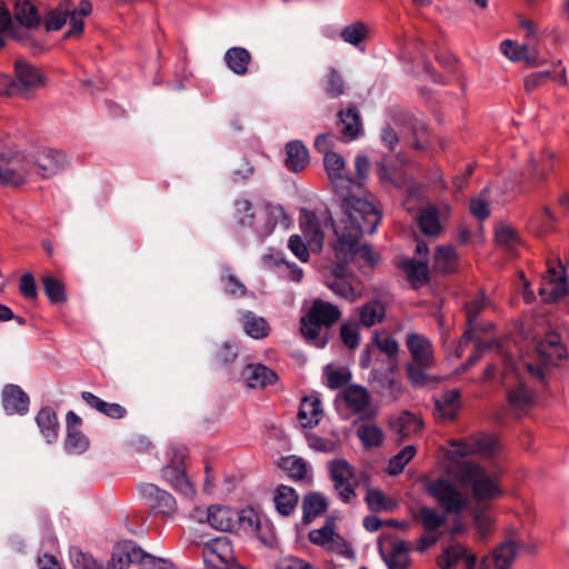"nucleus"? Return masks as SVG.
<instances>
[{
	"label": "nucleus",
	"mask_w": 569,
	"mask_h": 569,
	"mask_svg": "<svg viewBox=\"0 0 569 569\" xmlns=\"http://www.w3.org/2000/svg\"><path fill=\"white\" fill-rule=\"evenodd\" d=\"M343 228L335 229L338 240L333 244L337 260L348 264L359 257L375 262L371 248L359 244L362 233H373L381 220V212L368 200H349L346 203Z\"/></svg>",
	"instance_id": "obj_1"
},
{
	"label": "nucleus",
	"mask_w": 569,
	"mask_h": 569,
	"mask_svg": "<svg viewBox=\"0 0 569 569\" xmlns=\"http://www.w3.org/2000/svg\"><path fill=\"white\" fill-rule=\"evenodd\" d=\"M67 156L57 149L43 148L33 156L7 151L0 156V184L19 187L36 177L48 179L68 166Z\"/></svg>",
	"instance_id": "obj_2"
},
{
	"label": "nucleus",
	"mask_w": 569,
	"mask_h": 569,
	"mask_svg": "<svg viewBox=\"0 0 569 569\" xmlns=\"http://www.w3.org/2000/svg\"><path fill=\"white\" fill-rule=\"evenodd\" d=\"M513 347L510 346V340L503 341L500 338V362H503L507 370L515 372L516 386L508 389L509 402L518 408H525L532 402V392L526 387L525 381L519 377V371L523 368L530 376L539 382H546L545 370L540 366H535L526 361H516L515 358L520 353L518 340L515 339Z\"/></svg>",
	"instance_id": "obj_3"
},
{
	"label": "nucleus",
	"mask_w": 569,
	"mask_h": 569,
	"mask_svg": "<svg viewBox=\"0 0 569 569\" xmlns=\"http://www.w3.org/2000/svg\"><path fill=\"white\" fill-rule=\"evenodd\" d=\"M341 317L339 308L330 302L317 299L313 301L307 316L300 321V331L303 337L319 348L328 343V337H320L321 328H330Z\"/></svg>",
	"instance_id": "obj_4"
},
{
	"label": "nucleus",
	"mask_w": 569,
	"mask_h": 569,
	"mask_svg": "<svg viewBox=\"0 0 569 569\" xmlns=\"http://www.w3.org/2000/svg\"><path fill=\"white\" fill-rule=\"evenodd\" d=\"M323 164L336 194L341 199L343 213L346 212L347 201L363 200L352 194L353 188L360 186V183L355 182L347 173L345 169L346 161L341 154L337 152L327 153L323 156Z\"/></svg>",
	"instance_id": "obj_5"
},
{
	"label": "nucleus",
	"mask_w": 569,
	"mask_h": 569,
	"mask_svg": "<svg viewBox=\"0 0 569 569\" xmlns=\"http://www.w3.org/2000/svg\"><path fill=\"white\" fill-rule=\"evenodd\" d=\"M330 477L339 497L349 502L356 497L355 489L367 482L368 476L365 472L357 473L346 459H335L329 462Z\"/></svg>",
	"instance_id": "obj_6"
},
{
	"label": "nucleus",
	"mask_w": 569,
	"mask_h": 569,
	"mask_svg": "<svg viewBox=\"0 0 569 569\" xmlns=\"http://www.w3.org/2000/svg\"><path fill=\"white\" fill-rule=\"evenodd\" d=\"M456 478L461 485L471 486L475 498L479 500L491 498L497 490L485 469L471 461L457 465Z\"/></svg>",
	"instance_id": "obj_7"
},
{
	"label": "nucleus",
	"mask_w": 569,
	"mask_h": 569,
	"mask_svg": "<svg viewBox=\"0 0 569 569\" xmlns=\"http://www.w3.org/2000/svg\"><path fill=\"white\" fill-rule=\"evenodd\" d=\"M169 463L162 468V477L166 481L186 497H192L193 487L186 476L184 459L187 448L182 445L171 446L168 451Z\"/></svg>",
	"instance_id": "obj_8"
},
{
	"label": "nucleus",
	"mask_w": 569,
	"mask_h": 569,
	"mask_svg": "<svg viewBox=\"0 0 569 569\" xmlns=\"http://www.w3.org/2000/svg\"><path fill=\"white\" fill-rule=\"evenodd\" d=\"M427 489L447 513L459 515L469 505V497L448 480L437 479L431 481Z\"/></svg>",
	"instance_id": "obj_9"
},
{
	"label": "nucleus",
	"mask_w": 569,
	"mask_h": 569,
	"mask_svg": "<svg viewBox=\"0 0 569 569\" xmlns=\"http://www.w3.org/2000/svg\"><path fill=\"white\" fill-rule=\"evenodd\" d=\"M43 84L41 71L27 61L18 60L14 64V79L10 78L11 97L30 98L31 93Z\"/></svg>",
	"instance_id": "obj_10"
},
{
	"label": "nucleus",
	"mask_w": 569,
	"mask_h": 569,
	"mask_svg": "<svg viewBox=\"0 0 569 569\" xmlns=\"http://www.w3.org/2000/svg\"><path fill=\"white\" fill-rule=\"evenodd\" d=\"M203 561L211 569H237L233 548L228 537L222 536L207 541L202 548Z\"/></svg>",
	"instance_id": "obj_11"
},
{
	"label": "nucleus",
	"mask_w": 569,
	"mask_h": 569,
	"mask_svg": "<svg viewBox=\"0 0 569 569\" xmlns=\"http://www.w3.org/2000/svg\"><path fill=\"white\" fill-rule=\"evenodd\" d=\"M346 266V263L338 260L332 268V276L326 284L337 296L353 302L362 296V286L347 271Z\"/></svg>",
	"instance_id": "obj_12"
},
{
	"label": "nucleus",
	"mask_w": 569,
	"mask_h": 569,
	"mask_svg": "<svg viewBox=\"0 0 569 569\" xmlns=\"http://www.w3.org/2000/svg\"><path fill=\"white\" fill-rule=\"evenodd\" d=\"M290 222L281 206L268 203L258 212L251 228L260 239H264L272 233L277 224L287 229Z\"/></svg>",
	"instance_id": "obj_13"
},
{
	"label": "nucleus",
	"mask_w": 569,
	"mask_h": 569,
	"mask_svg": "<svg viewBox=\"0 0 569 569\" xmlns=\"http://www.w3.org/2000/svg\"><path fill=\"white\" fill-rule=\"evenodd\" d=\"M250 526H252V521L250 518L246 516L239 515L238 511L221 506H211L207 510V521L208 523L220 531H234L237 530L242 522L247 521Z\"/></svg>",
	"instance_id": "obj_14"
},
{
	"label": "nucleus",
	"mask_w": 569,
	"mask_h": 569,
	"mask_svg": "<svg viewBox=\"0 0 569 569\" xmlns=\"http://www.w3.org/2000/svg\"><path fill=\"white\" fill-rule=\"evenodd\" d=\"M309 539L312 543L323 547L329 551L348 556L351 549L346 540L335 532L332 520L326 521L323 527L310 531Z\"/></svg>",
	"instance_id": "obj_15"
},
{
	"label": "nucleus",
	"mask_w": 569,
	"mask_h": 569,
	"mask_svg": "<svg viewBox=\"0 0 569 569\" xmlns=\"http://www.w3.org/2000/svg\"><path fill=\"white\" fill-rule=\"evenodd\" d=\"M147 552L132 541H123L113 548L106 569H127L131 563L143 565Z\"/></svg>",
	"instance_id": "obj_16"
},
{
	"label": "nucleus",
	"mask_w": 569,
	"mask_h": 569,
	"mask_svg": "<svg viewBox=\"0 0 569 569\" xmlns=\"http://www.w3.org/2000/svg\"><path fill=\"white\" fill-rule=\"evenodd\" d=\"M501 52L512 62L523 61L527 67L536 68L548 63L547 60L539 57L535 48L527 44H518L512 40H505L500 43Z\"/></svg>",
	"instance_id": "obj_17"
},
{
	"label": "nucleus",
	"mask_w": 569,
	"mask_h": 569,
	"mask_svg": "<svg viewBox=\"0 0 569 569\" xmlns=\"http://www.w3.org/2000/svg\"><path fill=\"white\" fill-rule=\"evenodd\" d=\"M141 495L147 500L149 507L163 517H170L176 512L177 506L174 498L157 486L152 483L142 486Z\"/></svg>",
	"instance_id": "obj_18"
},
{
	"label": "nucleus",
	"mask_w": 569,
	"mask_h": 569,
	"mask_svg": "<svg viewBox=\"0 0 569 569\" xmlns=\"http://www.w3.org/2000/svg\"><path fill=\"white\" fill-rule=\"evenodd\" d=\"M30 398L17 385H7L2 390V406L8 415L23 416L29 411Z\"/></svg>",
	"instance_id": "obj_19"
},
{
	"label": "nucleus",
	"mask_w": 569,
	"mask_h": 569,
	"mask_svg": "<svg viewBox=\"0 0 569 569\" xmlns=\"http://www.w3.org/2000/svg\"><path fill=\"white\" fill-rule=\"evenodd\" d=\"M525 547V542L519 539V530L516 527H507L503 530V540L500 541V565L510 569L517 557Z\"/></svg>",
	"instance_id": "obj_20"
},
{
	"label": "nucleus",
	"mask_w": 569,
	"mask_h": 569,
	"mask_svg": "<svg viewBox=\"0 0 569 569\" xmlns=\"http://www.w3.org/2000/svg\"><path fill=\"white\" fill-rule=\"evenodd\" d=\"M395 367L396 361H391L389 370L385 372H379L377 370L372 371V387L382 397L397 399L398 396L401 393V383L395 376Z\"/></svg>",
	"instance_id": "obj_21"
},
{
	"label": "nucleus",
	"mask_w": 569,
	"mask_h": 569,
	"mask_svg": "<svg viewBox=\"0 0 569 569\" xmlns=\"http://www.w3.org/2000/svg\"><path fill=\"white\" fill-rule=\"evenodd\" d=\"M347 407L361 418H369L372 415L370 396L366 388L351 385L342 393Z\"/></svg>",
	"instance_id": "obj_22"
},
{
	"label": "nucleus",
	"mask_w": 569,
	"mask_h": 569,
	"mask_svg": "<svg viewBox=\"0 0 569 569\" xmlns=\"http://www.w3.org/2000/svg\"><path fill=\"white\" fill-rule=\"evenodd\" d=\"M407 347L412 358L411 362L433 366V347L428 338L419 333H411L407 337Z\"/></svg>",
	"instance_id": "obj_23"
},
{
	"label": "nucleus",
	"mask_w": 569,
	"mask_h": 569,
	"mask_svg": "<svg viewBox=\"0 0 569 569\" xmlns=\"http://www.w3.org/2000/svg\"><path fill=\"white\" fill-rule=\"evenodd\" d=\"M300 229L312 250H321L323 243V231L318 217L307 209L300 213Z\"/></svg>",
	"instance_id": "obj_24"
},
{
	"label": "nucleus",
	"mask_w": 569,
	"mask_h": 569,
	"mask_svg": "<svg viewBox=\"0 0 569 569\" xmlns=\"http://www.w3.org/2000/svg\"><path fill=\"white\" fill-rule=\"evenodd\" d=\"M67 421V438L66 449L69 452L81 453L88 448V439L81 432L80 426L82 423L81 418L73 411H69L66 416Z\"/></svg>",
	"instance_id": "obj_25"
},
{
	"label": "nucleus",
	"mask_w": 569,
	"mask_h": 569,
	"mask_svg": "<svg viewBox=\"0 0 569 569\" xmlns=\"http://www.w3.org/2000/svg\"><path fill=\"white\" fill-rule=\"evenodd\" d=\"M390 427L397 436V440L402 442L421 430L422 421L416 415L403 411L390 421Z\"/></svg>",
	"instance_id": "obj_26"
},
{
	"label": "nucleus",
	"mask_w": 569,
	"mask_h": 569,
	"mask_svg": "<svg viewBox=\"0 0 569 569\" xmlns=\"http://www.w3.org/2000/svg\"><path fill=\"white\" fill-rule=\"evenodd\" d=\"M338 130L346 141L359 138L362 133L360 113L356 108H348L338 113Z\"/></svg>",
	"instance_id": "obj_27"
},
{
	"label": "nucleus",
	"mask_w": 569,
	"mask_h": 569,
	"mask_svg": "<svg viewBox=\"0 0 569 569\" xmlns=\"http://www.w3.org/2000/svg\"><path fill=\"white\" fill-rule=\"evenodd\" d=\"M242 379L249 388H264L277 380V375L260 363L248 365L242 370Z\"/></svg>",
	"instance_id": "obj_28"
},
{
	"label": "nucleus",
	"mask_w": 569,
	"mask_h": 569,
	"mask_svg": "<svg viewBox=\"0 0 569 569\" xmlns=\"http://www.w3.org/2000/svg\"><path fill=\"white\" fill-rule=\"evenodd\" d=\"M435 416L438 419L455 420L461 407L460 392L458 389L446 391L435 400Z\"/></svg>",
	"instance_id": "obj_29"
},
{
	"label": "nucleus",
	"mask_w": 569,
	"mask_h": 569,
	"mask_svg": "<svg viewBox=\"0 0 569 569\" xmlns=\"http://www.w3.org/2000/svg\"><path fill=\"white\" fill-rule=\"evenodd\" d=\"M322 416L321 401L318 397L308 396L302 398L298 411V420L303 428L318 426Z\"/></svg>",
	"instance_id": "obj_30"
},
{
	"label": "nucleus",
	"mask_w": 569,
	"mask_h": 569,
	"mask_svg": "<svg viewBox=\"0 0 569 569\" xmlns=\"http://www.w3.org/2000/svg\"><path fill=\"white\" fill-rule=\"evenodd\" d=\"M239 321L246 335L253 339H263L269 335L270 326L267 320L252 311H239Z\"/></svg>",
	"instance_id": "obj_31"
},
{
	"label": "nucleus",
	"mask_w": 569,
	"mask_h": 569,
	"mask_svg": "<svg viewBox=\"0 0 569 569\" xmlns=\"http://www.w3.org/2000/svg\"><path fill=\"white\" fill-rule=\"evenodd\" d=\"M36 422L47 442L57 440L60 426L57 413L51 407L41 408L36 416Z\"/></svg>",
	"instance_id": "obj_32"
},
{
	"label": "nucleus",
	"mask_w": 569,
	"mask_h": 569,
	"mask_svg": "<svg viewBox=\"0 0 569 569\" xmlns=\"http://www.w3.org/2000/svg\"><path fill=\"white\" fill-rule=\"evenodd\" d=\"M223 60L233 73L244 76L248 73L252 57L246 48L232 47L226 51Z\"/></svg>",
	"instance_id": "obj_33"
},
{
	"label": "nucleus",
	"mask_w": 569,
	"mask_h": 569,
	"mask_svg": "<svg viewBox=\"0 0 569 569\" xmlns=\"http://www.w3.org/2000/svg\"><path fill=\"white\" fill-rule=\"evenodd\" d=\"M286 166L293 172H299L309 162V153L303 143L299 140L290 141L286 146Z\"/></svg>",
	"instance_id": "obj_34"
},
{
	"label": "nucleus",
	"mask_w": 569,
	"mask_h": 569,
	"mask_svg": "<svg viewBox=\"0 0 569 569\" xmlns=\"http://www.w3.org/2000/svg\"><path fill=\"white\" fill-rule=\"evenodd\" d=\"M403 270L411 284L416 288L429 280L428 259H411L403 262Z\"/></svg>",
	"instance_id": "obj_35"
},
{
	"label": "nucleus",
	"mask_w": 569,
	"mask_h": 569,
	"mask_svg": "<svg viewBox=\"0 0 569 569\" xmlns=\"http://www.w3.org/2000/svg\"><path fill=\"white\" fill-rule=\"evenodd\" d=\"M14 18L24 27L33 28L39 26L41 16L30 0H17L14 3Z\"/></svg>",
	"instance_id": "obj_36"
},
{
	"label": "nucleus",
	"mask_w": 569,
	"mask_h": 569,
	"mask_svg": "<svg viewBox=\"0 0 569 569\" xmlns=\"http://www.w3.org/2000/svg\"><path fill=\"white\" fill-rule=\"evenodd\" d=\"M273 501L280 515L289 516L297 507L298 496L291 487L282 485L277 488Z\"/></svg>",
	"instance_id": "obj_37"
},
{
	"label": "nucleus",
	"mask_w": 569,
	"mask_h": 569,
	"mask_svg": "<svg viewBox=\"0 0 569 569\" xmlns=\"http://www.w3.org/2000/svg\"><path fill=\"white\" fill-rule=\"evenodd\" d=\"M385 316V306L378 300H370L359 308L360 323L367 328L382 322Z\"/></svg>",
	"instance_id": "obj_38"
},
{
	"label": "nucleus",
	"mask_w": 569,
	"mask_h": 569,
	"mask_svg": "<svg viewBox=\"0 0 569 569\" xmlns=\"http://www.w3.org/2000/svg\"><path fill=\"white\" fill-rule=\"evenodd\" d=\"M92 11V4L88 0H82L79 3V7L76 8L71 3V12H70V29L67 31L66 37H79L83 30L82 18L87 17Z\"/></svg>",
	"instance_id": "obj_39"
},
{
	"label": "nucleus",
	"mask_w": 569,
	"mask_h": 569,
	"mask_svg": "<svg viewBox=\"0 0 569 569\" xmlns=\"http://www.w3.org/2000/svg\"><path fill=\"white\" fill-rule=\"evenodd\" d=\"M433 268L442 273H451L457 268V253L452 247H438L435 252Z\"/></svg>",
	"instance_id": "obj_40"
},
{
	"label": "nucleus",
	"mask_w": 569,
	"mask_h": 569,
	"mask_svg": "<svg viewBox=\"0 0 569 569\" xmlns=\"http://www.w3.org/2000/svg\"><path fill=\"white\" fill-rule=\"evenodd\" d=\"M418 223L421 231L427 236L435 237L441 231L438 211L432 206L427 207L420 211Z\"/></svg>",
	"instance_id": "obj_41"
},
{
	"label": "nucleus",
	"mask_w": 569,
	"mask_h": 569,
	"mask_svg": "<svg viewBox=\"0 0 569 569\" xmlns=\"http://www.w3.org/2000/svg\"><path fill=\"white\" fill-rule=\"evenodd\" d=\"M71 2L64 1L60 3L56 9L48 12L44 18V26L48 31H56L62 28V26L70 20Z\"/></svg>",
	"instance_id": "obj_42"
},
{
	"label": "nucleus",
	"mask_w": 569,
	"mask_h": 569,
	"mask_svg": "<svg viewBox=\"0 0 569 569\" xmlns=\"http://www.w3.org/2000/svg\"><path fill=\"white\" fill-rule=\"evenodd\" d=\"M327 508L326 498L320 493H310L303 498V521L309 523Z\"/></svg>",
	"instance_id": "obj_43"
},
{
	"label": "nucleus",
	"mask_w": 569,
	"mask_h": 569,
	"mask_svg": "<svg viewBox=\"0 0 569 569\" xmlns=\"http://www.w3.org/2000/svg\"><path fill=\"white\" fill-rule=\"evenodd\" d=\"M558 267L562 270L561 274L558 278L550 279V283L553 284L552 289L549 291L548 297L545 298V301L548 303H552L567 296L569 292L568 289V277L566 274V266L561 261L560 258H557Z\"/></svg>",
	"instance_id": "obj_44"
},
{
	"label": "nucleus",
	"mask_w": 569,
	"mask_h": 569,
	"mask_svg": "<svg viewBox=\"0 0 569 569\" xmlns=\"http://www.w3.org/2000/svg\"><path fill=\"white\" fill-rule=\"evenodd\" d=\"M416 517L427 531H436L447 520L445 515H441L436 509L429 507H421Z\"/></svg>",
	"instance_id": "obj_45"
},
{
	"label": "nucleus",
	"mask_w": 569,
	"mask_h": 569,
	"mask_svg": "<svg viewBox=\"0 0 569 569\" xmlns=\"http://www.w3.org/2000/svg\"><path fill=\"white\" fill-rule=\"evenodd\" d=\"M385 560L389 569H406L409 565L406 543L403 541L393 543L389 556Z\"/></svg>",
	"instance_id": "obj_46"
},
{
	"label": "nucleus",
	"mask_w": 569,
	"mask_h": 569,
	"mask_svg": "<svg viewBox=\"0 0 569 569\" xmlns=\"http://www.w3.org/2000/svg\"><path fill=\"white\" fill-rule=\"evenodd\" d=\"M432 366H422L417 362L407 365V373L410 382L416 387H425L430 382H436L438 379L427 373V370Z\"/></svg>",
	"instance_id": "obj_47"
},
{
	"label": "nucleus",
	"mask_w": 569,
	"mask_h": 569,
	"mask_svg": "<svg viewBox=\"0 0 569 569\" xmlns=\"http://www.w3.org/2000/svg\"><path fill=\"white\" fill-rule=\"evenodd\" d=\"M257 213L253 210L252 202L248 199H237L234 201V217L240 227H250L253 224Z\"/></svg>",
	"instance_id": "obj_48"
},
{
	"label": "nucleus",
	"mask_w": 569,
	"mask_h": 569,
	"mask_svg": "<svg viewBox=\"0 0 569 569\" xmlns=\"http://www.w3.org/2000/svg\"><path fill=\"white\" fill-rule=\"evenodd\" d=\"M416 452L417 450L415 446H406L389 460L387 472L391 476L402 472L408 462L415 457Z\"/></svg>",
	"instance_id": "obj_49"
},
{
	"label": "nucleus",
	"mask_w": 569,
	"mask_h": 569,
	"mask_svg": "<svg viewBox=\"0 0 569 569\" xmlns=\"http://www.w3.org/2000/svg\"><path fill=\"white\" fill-rule=\"evenodd\" d=\"M500 250H505L509 257L517 254V246L520 242L519 236L511 226L500 222Z\"/></svg>",
	"instance_id": "obj_50"
},
{
	"label": "nucleus",
	"mask_w": 569,
	"mask_h": 569,
	"mask_svg": "<svg viewBox=\"0 0 569 569\" xmlns=\"http://www.w3.org/2000/svg\"><path fill=\"white\" fill-rule=\"evenodd\" d=\"M279 466L295 480H302L306 477L307 465L302 458L296 456L284 457L280 460Z\"/></svg>",
	"instance_id": "obj_51"
},
{
	"label": "nucleus",
	"mask_w": 569,
	"mask_h": 569,
	"mask_svg": "<svg viewBox=\"0 0 569 569\" xmlns=\"http://www.w3.org/2000/svg\"><path fill=\"white\" fill-rule=\"evenodd\" d=\"M357 436L365 447H378L383 440L381 429L373 423L361 425L357 429Z\"/></svg>",
	"instance_id": "obj_52"
},
{
	"label": "nucleus",
	"mask_w": 569,
	"mask_h": 569,
	"mask_svg": "<svg viewBox=\"0 0 569 569\" xmlns=\"http://www.w3.org/2000/svg\"><path fill=\"white\" fill-rule=\"evenodd\" d=\"M42 286L44 293L52 303H60L66 300L64 287L57 278L51 274L43 276Z\"/></svg>",
	"instance_id": "obj_53"
},
{
	"label": "nucleus",
	"mask_w": 569,
	"mask_h": 569,
	"mask_svg": "<svg viewBox=\"0 0 569 569\" xmlns=\"http://www.w3.org/2000/svg\"><path fill=\"white\" fill-rule=\"evenodd\" d=\"M223 292L233 298H241L247 293L246 286L228 270L220 277Z\"/></svg>",
	"instance_id": "obj_54"
},
{
	"label": "nucleus",
	"mask_w": 569,
	"mask_h": 569,
	"mask_svg": "<svg viewBox=\"0 0 569 569\" xmlns=\"http://www.w3.org/2000/svg\"><path fill=\"white\" fill-rule=\"evenodd\" d=\"M367 34L368 28L366 27V24L360 21H357L343 28L341 30L340 37L345 42L350 43L352 46H358L366 39Z\"/></svg>",
	"instance_id": "obj_55"
},
{
	"label": "nucleus",
	"mask_w": 569,
	"mask_h": 569,
	"mask_svg": "<svg viewBox=\"0 0 569 569\" xmlns=\"http://www.w3.org/2000/svg\"><path fill=\"white\" fill-rule=\"evenodd\" d=\"M340 337L342 342L350 349H355L359 345V329L356 322H345L340 327Z\"/></svg>",
	"instance_id": "obj_56"
},
{
	"label": "nucleus",
	"mask_w": 569,
	"mask_h": 569,
	"mask_svg": "<svg viewBox=\"0 0 569 569\" xmlns=\"http://www.w3.org/2000/svg\"><path fill=\"white\" fill-rule=\"evenodd\" d=\"M366 502L369 509L376 512L389 510L391 508L385 493L378 489H368Z\"/></svg>",
	"instance_id": "obj_57"
},
{
	"label": "nucleus",
	"mask_w": 569,
	"mask_h": 569,
	"mask_svg": "<svg viewBox=\"0 0 569 569\" xmlns=\"http://www.w3.org/2000/svg\"><path fill=\"white\" fill-rule=\"evenodd\" d=\"M328 387L330 389H338L345 386L350 379L351 375L348 369H327L326 370Z\"/></svg>",
	"instance_id": "obj_58"
},
{
	"label": "nucleus",
	"mask_w": 569,
	"mask_h": 569,
	"mask_svg": "<svg viewBox=\"0 0 569 569\" xmlns=\"http://www.w3.org/2000/svg\"><path fill=\"white\" fill-rule=\"evenodd\" d=\"M326 92L336 98L345 92V83L340 73L336 69H330L327 76Z\"/></svg>",
	"instance_id": "obj_59"
},
{
	"label": "nucleus",
	"mask_w": 569,
	"mask_h": 569,
	"mask_svg": "<svg viewBox=\"0 0 569 569\" xmlns=\"http://www.w3.org/2000/svg\"><path fill=\"white\" fill-rule=\"evenodd\" d=\"M380 139L391 152H397V147L400 144V137L393 126L390 123L385 124L380 132Z\"/></svg>",
	"instance_id": "obj_60"
},
{
	"label": "nucleus",
	"mask_w": 569,
	"mask_h": 569,
	"mask_svg": "<svg viewBox=\"0 0 569 569\" xmlns=\"http://www.w3.org/2000/svg\"><path fill=\"white\" fill-rule=\"evenodd\" d=\"M288 247L291 252L302 262L308 261L309 251L306 242L301 239L299 234H292L289 238Z\"/></svg>",
	"instance_id": "obj_61"
},
{
	"label": "nucleus",
	"mask_w": 569,
	"mask_h": 569,
	"mask_svg": "<svg viewBox=\"0 0 569 569\" xmlns=\"http://www.w3.org/2000/svg\"><path fill=\"white\" fill-rule=\"evenodd\" d=\"M70 559L78 569H101L90 556L78 549L71 550Z\"/></svg>",
	"instance_id": "obj_62"
},
{
	"label": "nucleus",
	"mask_w": 569,
	"mask_h": 569,
	"mask_svg": "<svg viewBox=\"0 0 569 569\" xmlns=\"http://www.w3.org/2000/svg\"><path fill=\"white\" fill-rule=\"evenodd\" d=\"M254 173L253 166L247 160L243 159L238 168L232 171L231 180L234 183H243L249 180Z\"/></svg>",
	"instance_id": "obj_63"
},
{
	"label": "nucleus",
	"mask_w": 569,
	"mask_h": 569,
	"mask_svg": "<svg viewBox=\"0 0 569 569\" xmlns=\"http://www.w3.org/2000/svg\"><path fill=\"white\" fill-rule=\"evenodd\" d=\"M141 569H176V567L163 558L147 553Z\"/></svg>",
	"instance_id": "obj_64"
}]
</instances>
